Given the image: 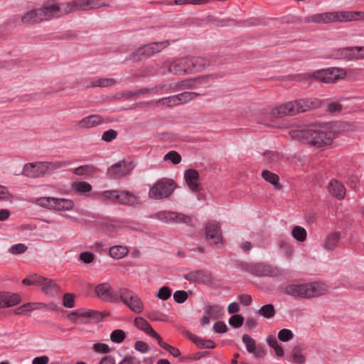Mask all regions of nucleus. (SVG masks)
Here are the masks:
<instances>
[{"label":"nucleus","instance_id":"f257e3e1","mask_svg":"<svg viewBox=\"0 0 364 364\" xmlns=\"http://www.w3.org/2000/svg\"><path fill=\"white\" fill-rule=\"evenodd\" d=\"M65 11L63 3L47 1L42 6L30 9L23 14L20 21L23 25H36L43 21L63 16Z\"/></svg>","mask_w":364,"mask_h":364},{"label":"nucleus","instance_id":"f03ea898","mask_svg":"<svg viewBox=\"0 0 364 364\" xmlns=\"http://www.w3.org/2000/svg\"><path fill=\"white\" fill-rule=\"evenodd\" d=\"M293 139L306 140L310 145L322 147L330 145L334 137V132L327 125L316 127V129H296L289 132Z\"/></svg>","mask_w":364,"mask_h":364},{"label":"nucleus","instance_id":"7ed1b4c3","mask_svg":"<svg viewBox=\"0 0 364 364\" xmlns=\"http://www.w3.org/2000/svg\"><path fill=\"white\" fill-rule=\"evenodd\" d=\"M321 105V100L317 98L301 99L278 105L272 109L271 113L276 117H282L287 115L293 116L299 112L316 109Z\"/></svg>","mask_w":364,"mask_h":364},{"label":"nucleus","instance_id":"20e7f679","mask_svg":"<svg viewBox=\"0 0 364 364\" xmlns=\"http://www.w3.org/2000/svg\"><path fill=\"white\" fill-rule=\"evenodd\" d=\"M223 75L218 73L202 75L196 78L187 79L181 82L171 84H163L156 87V91H175L188 89H200L206 85H210L214 80L221 77Z\"/></svg>","mask_w":364,"mask_h":364},{"label":"nucleus","instance_id":"39448f33","mask_svg":"<svg viewBox=\"0 0 364 364\" xmlns=\"http://www.w3.org/2000/svg\"><path fill=\"white\" fill-rule=\"evenodd\" d=\"M363 15L358 11H332L310 15L304 18L305 23H329L358 20Z\"/></svg>","mask_w":364,"mask_h":364},{"label":"nucleus","instance_id":"423d86ee","mask_svg":"<svg viewBox=\"0 0 364 364\" xmlns=\"http://www.w3.org/2000/svg\"><path fill=\"white\" fill-rule=\"evenodd\" d=\"M299 77L306 80L315 79L325 84H334L343 80L346 77V72L343 68L331 67L304 73Z\"/></svg>","mask_w":364,"mask_h":364},{"label":"nucleus","instance_id":"0eeeda50","mask_svg":"<svg viewBox=\"0 0 364 364\" xmlns=\"http://www.w3.org/2000/svg\"><path fill=\"white\" fill-rule=\"evenodd\" d=\"M173 179L162 178L155 182L149 190V197L152 200H164L170 198L176 188Z\"/></svg>","mask_w":364,"mask_h":364},{"label":"nucleus","instance_id":"6e6552de","mask_svg":"<svg viewBox=\"0 0 364 364\" xmlns=\"http://www.w3.org/2000/svg\"><path fill=\"white\" fill-rule=\"evenodd\" d=\"M63 4L65 9V15L79 10L87 11L110 6L104 0H76L71 2H65Z\"/></svg>","mask_w":364,"mask_h":364},{"label":"nucleus","instance_id":"1a4fd4ad","mask_svg":"<svg viewBox=\"0 0 364 364\" xmlns=\"http://www.w3.org/2000/svg\"><path fill=\"white\" fill-rule=\"evenodd\" d=\"M119 301H122L132 311L141 313L144 309V304L139 296L133 291L127 288H119Z\"/></svg>","mask_w":364,"mask_h":364},{"label":"nucleus","instance_id":"9d476101","mask_svg":"<svg viewBox=\"0 0 364 364\" xmlns=\"http://www.w3.org/2000/svg\"><path fill=\"white\" fill-rule=\"evenodd\" d=\"M95 293L102 301L114 303L119 302V291H114L111 285L107 282L97 284L95 288Z\"/></svg>","mask_w":364,"mask_h":364},{"label":"nucleus","instance_id":"9b49d317","mask_svg":"<svg viewBox=\"0 0 364 364\" xmlns=\"http://www.w3.org/2000/svg\"><path fill=\"white\" fill-rule=\"evenodd\" d=\"M327 292L324 284L319 282H312L301 284L299 297L311 298L322 296Z\"/></svg>","mask_w":364,"mask_h":364},{"label":"nucleus","instance_id":"f8f14e48","mask_svg":"<svg viewBox=\"0 0 364 364\" xmlns=\"http://www.w3.org/2000/svg\"><path fill=\"white\" fill-rule=\"evenodd\" d=\"M205 238L210 245L219 247L223 244L220 226L215 222H208L205 225Z\"/></svg>","mask_w":364,"mask_h":364},{"label":"nucleus","instance_id":"ddd939ff","mask_svg":"<svg viewBox=\"0 0 364 364\" xmlns=\"http://www.w3.org/2000/svg\"><path fill=\"white\" fill-rule=\"evenodd\" d=\"M168 70L173 75L191 73L189 57L185 56L173 60L168 65Z\"/></svg>","mask_w":364,"mask_h":364},{"label":"nucleus","instance_id":"4468645a","mask_svg":"<svg viewBox=\"0 0 364 364\" xmlns=\"http://www.w3.org/2000/svg\"><path fill=\"white\" fill-rule=\"evenodd\" d=\"M134 165L132 162L120 161L108 168L107 174L111 178H119L127 174L133 169Z\"/></svg>","mask_w":364,"mask_h":364},{"label":"nucleus","instance_id":"2eb2a0df","mask_svg":"<svg viewBox=\"0 0 364 364\" xmlns=\"http://www.w3.org/2000/svg\"><path fill=\"white\" fill-rule=\"evenodd\" d=\"M199 92H180L177 95H172L161 99L159 102L167 107H172L190 102L193 97L199 96Z\"/></svg>","mask_w":364,"mask_h":364},{"label":"nucleus","instance_id":"dca6fc26","mask_svg":"<svg viewBox=\"0 0 364 364\" xmlns=\"http://www.w3.org/2000/svg\"><path fill=\"white\" fill-rule=\"evenodd\" d=\"M48 173V165L43 163L26 164L22 170V174L29 178L41 177Z\"/></svg>","mask_w":364,"mask_h":364},{"label":"nucleus","instance_id":"f3484780","mask_svg":"<svg viewBox=\"0 0 364 364\" xmlns=\"http://www.w3.org/2000/svg\"><path fill=\"white\" fill-rule=\"evenodd\" d=\"M250 270L259 277H277L280 274V271L277 267L263 263H255L251 264Z\"/></svg>","mask_w":364,"mask_h":364},{"label":"nucleus","instance_id":"a211bd4d","mask_svg":"<svg viewBox=\"0 0 364 364\" xmlns=\"http://www.w3.org/2000/svg\"><path fill=\"white\" fill-rule=\"evenodd\" d=\"M117 83L116 80L114 78H100L94 77L90 78L85 85L84 87L86 89L100 87V88H110Z\"/></svg>","mask_w":364,"mask_h":364},{"label":"nucleus","instance_id":"6ab92c4d","mask_svg":"<svg viewBox=\"0 0 364 364\" xmlns=\"http://www.w3.org/2000/svg\"><path fill=\"white\" fill-rule=\"evenodd\" d=\"M18 294L6 291H0V309L13 306L21 301Z\"/></svg>","mask_w":364,"mask_h":364},{"label":"nucleus","instance_id":"aec40b11","mask_svg":"<svg viewBox=\"0 0 364 364\" xmlns=\"http://www.w3.org/2000/svg\"><path fill=\"white\" fill-rule=\"evenodd\" d=\"M184 178L189 188L194 192L200 190V186L198 183L199 179V173L197 170L193 168L187 169L184 173Z\"/></svg>","mask_w":364,"mask_h":364},{"label":"nucleus","instance_id":"412c9836","mask_svg":"<svg viewBox=\"0 0 364 364\" xmlns=\"http://www.w3.org/2000/svg\"><path fill=\"white\" fill-rule=\"evenodd\" d=\"M183 277L188 281L194 282L209 283L212 281L210 274L203 270L191 272L185 274Z\"/></svg>","mask_w":364,"mask_h":364},{"label":"nucleus","instance_id":"4be33fe9","mask_svg":"<svg viewBox=\"0 0 364 364\" xmlns=\"http://www.w3.org/2000/svg\"><path fill=\"white\" fill-rule=\"evenodd\" d=\"M103 122V118L100 115L92 114L84 117L77 124L78 129H90Z\"/></svg>","mask_w":364,"mask_h":364},{"label":"nucleus","instance_id":"5701e85b","mask_svg":"<svg viewBox=\"0 0 364 364\" xmlns=\"http://www.w3.org/2000/svg\"><path fill=\"white\" fill-rule=\"evenodd\" d=\"M328 189L329 193L338 200L344 198L346 196L344 186L337 180H331L328 185Z\"/></svg>","mask_w":364,"mask_h":364},{"label":"nucleus","instance_id":"b1692460","mask_svg":"<svg viewBox=\"0 0 364 364\" xmlns=\"http://www.w3.org/2000/svg\"><path fill=\"white\" fill-rule=\"evenodd\" d=\"M186 336L200 348H215L216 344L212 340L202 339L189 331L184 333Z\"/></svg>","mask_w":364,"mask_h":364},{"label":"nucleus","instance_id":"393cba45","mask_svg":"<svg viewBox=\"0 0 364 364\" xmlns=\"http://www.w3.org/2000/svg\"><path fill=\"white\" fill-rule=\"evenodd\" d=\"M118 203L134 206L139 204L138 198L127 191H120Z\"/></svg>","mask_w":364,"mask_h":364},{"label":"nucleus","instance_id":"a878e982","mask_svg":"<svg viewBox=\"0 0 364 364\" xmlns=\"http://www.w3.org/2000/svg\"><path fill=\"white\" fill-rule=\"evenodd\" d=\"M191 73L203 70L209 65V60L203 57H189Z\"/></svg>","mask_w":364,"mask_h":364},{"label":"nucleus","instance_id":"bb28decb","mask_svg":"<svg viewBox=\"0 0 364 364\" xmlns=\"http://www.w3.org/2000/svg\"><path fill=\"white\" fill-rule=\"evenodd\" d=\"M4 96L1 97L4 101L3 102H23L30 100L33 98L31 95L26 93H22L19 95L18 92H3Z\"/></svg>","mask_w":364,"mask_h":364},{"label":"nucleus","instance_id":"cd10ccee","mask_svg":"<svg viewBox=\"0 0 364 364\" xmlns=\"http://www.w3.org/2000/svg\"><path fill=\"white\" fill-rule=\"evenodd\" d=\"M152 54L150 52L149 48L147 45H145L134 50L130 55V60L137 62L148 58Z\"/></svg>","mask_w":364,"mask_h":364},{"label":"nucleus","instance_id":"c85d7f7f","mask_svg":"<svg viewBox=\"0 0 364 364\" xmlns=\"http://www.w3.org/2000/svg\"><path fill=\"white\" fill-rule=\"evenodd\" d=\"M41 287L42 291L48 295H55L60 291V287L53 280L46 277Z\"/></svg>","mask_w":364,"mask_h":364},{"label":"nucleus","instance_id":"c756f323","mask_svg":"<svg viewBox=\"0 0 364 364\" xmlns=\"http://www.w3.org/2000/svg\"><path fill=\"white\" fill-rule=\"evenodd\" d=\"M330 58L337 60H353L351 47L336 49L331 52Z\"/></svg>","mask_w":364,"mask_h":364},{"label":"nucleus","instance_id":"7c9ffc66","mask_svg":"<svg viewBox=\"0 0 364 364\" xmlns=\"http://www.w3.org/2000/svg\"><path fill=\"white\" fill-rule=\"evenodd\" d=\"M129 252L127 247L116 245L109 249V255L115 259H119L124 257Z\"/></svg>","mask_w":364,"mask_h":364},{"label":"nucleus","instance_id":"2f4dec72","mask_svg":"<svg viewBox=\"0 0 364 364\" xmlns=\"http://www.w3.org/2000/svg\"><path fill=\"white\" fill-rule=\"evenodd\" d=\"M262 177L269 183L274 186L276 189H280L282 186L279 184V178L276 173H272L268 170H264L262 172Z\"/></svg>","mask_w":364,"mask_h":364},{"label":"nucleus","instance_id":"473e14b6","mask_svg":"<svg viewBox=\"0 0 364 364\" xmlns=\"http://www.w3.org/2000/svg\"><path fill=\"white\" fill-rule=\"evenodd\" d=\"M73 202L70 200L55 198V204L53 210H68L73 207Z\"/></svg>","mask_w":364,"mask_h":364},{"label":"nucleus","instance_id":"72a5a7b5","mask_svg":"<svg viewBox=\"0 0 364 364\" xmlns=\"http://www.w3.org/2000/svg\"><path fill=\"white\" fill-rule=\"evenodd\" d=\"M134 325L139 329L150 336L154 331L151 325L142 317H137L134 319Z\"/></svg>","mask_w":364,"mask_h":364},{"label":"nucleus","instance_id":"f704fd0d","mask_svg":"<svg viewBox=\"0 0 364 364\" xmlns=\"http://www.w3.org/2000/svg\"><path fill=\"white\" fill-rule=\"evenodd\" d=\"M340 239V235L338 233L334 232L329 234L325 241L324 247L327 250H333L338 245Z\"/></svg>","mask_w":364,"mask_h":364},{"label":"nucleus","instance_id":"c9c22d12","mask_svg":"<svg viewBox=\"0 0 364 364\" xmlns=\"http://www.w3.org/2000/svg\"><path fill=\"white\" fill-rule=\"evenodd\" d=\"M257 314L265 318L269 319L275 316L276 311L272 304H266L257 311Z\"/></svg>","mask_w":364,"mask_h":364},{"label":"nucleus","instance_id":"e433bc0d","mask_svg":"<svg viewBox=\"0 0 364 364\" xmlns=\"http://www.w3.org/2000/svg\"><path fill=\"white\" fill-rule=\"evenodd\" d=\"M205 312L210 318L217 319L223 316V308L218 304L208 306Z\"/></svg>","mask_w":364,"mask_h":364},{"label":"nucleus","instance_id":"4c0bfd02","mask_svg":"<svg viewBox=\"0 0 364 364\" xmlns=\"http://www.w3.org/2000/svg\"><path fill=\"white\" fill-rule=\"evenodd\" d=\"M169 45H170V43L168 41L154 42V43L147 44L152 55L155 53L161 52L162 50L167 48Z\"/></svg>","mask_w":364,"mask_h":364},{"label":"nucleus","instance_id":"58836bf2","mask_svg":"<svg viewBox=\"0 0 364 364\" xmlns=\"http://www.w3.org/2000/svg\"><path fill=\"white\" fill-rule=\"evenodd\" d=\"M97 311H95L90 309H82L69 314L68 317L70 319H72V317L74 316H77L79 317L83 318H95V316H97Z\"/></svg>","mask_w":364,"mask_h":364},{"label":"nucleus","instance_id":"ea45409f","mask_svg":"<svg viewBox=\"0 0 364 364\" xmlns=\"http://www.w3.org/2000/svg\"><path fill=\"white\" fill-rule=\"evenodd\" d=\"M292 362L296 364H304L305 363V358L301 354V348L300 346H294L291 351Z\"/></svg>","mask_w":364,"mask_h":364},{"label":"nucleus","instance_id":"a19ab883","mask_svg":"<svg viewBox=\"0 0 364 364\" xmlns=\"http://www.w3.org/2000/svg\"><path fill=\"white\" fill-rule=\"evenodd\" d=\"M291 235L299 242H304L306 239V231L301 226H294L292 229Z\"/></svg>","mask_w":364,"mask_h":364},{"label":"nucleus","instance_id":"79ce46f5","mask_svg":"<svg viewBox=\"0 0 364 364\" xmlns=\"http://www.w3.org/2000/svg\"><path fill=\"white\" fill-rule=\"evenodd\" d=\"M35 203L43 208H47L49 209H53L55 204V198L51 197H42L36 199Z\"/></svg>","mask_w":364,"mask_h":364},{"label":"nucleus","instance_id":"37998d69","mask_svg":"<svg viewBox=\"0 0 364 364\" xmlns=\"http://www.w3.org/2000/svg\"><path fill=\"white\" fill-rule=\"evenodd\" d=\"M95 171V167L90 165H84L80 166L77 168H75L73 170V173L77 176H82L85 174H92Z\"/></svg>","mask_w":364,"mask_h":364},{"label":"nucleus","instance_id":"c03bdc74","mask_svg":"<svg viewBox=\"0 0 364 364\" xmlns=\"http://www.w3.org/2000/svg\"><path fill=\"white\" fill-rule=\"evenodd\" d=\"M126 338V333L123 330L117 329L112 332L110 340L117 343H122Z\"/></svg>","mask_w":364,"mask_h":364},{"label":"nucleus","instance_id":"a18cd8bd","mask_svg":"<svg viewBox=\"0 0 364 364\" xmlns=\"http://www.w3.org/2000/svg\"><path fill=\"white\" fill-rule=\"evenodd\" d=\"M75 190L80 193H88L92 190V186L87 182H77L73 185Z\"/></svg>","mask_w":364,"mask_h":364},{"label":"nucleus","instance_id":"49530a36","mask_svg":"<svg viewBox=\"0 0 364 364\" xmlns=\"http://www.w3.org/2000/svg\"><path fill=\"white\" fill-rule=\"evenodd\" d=\"M171 219L174 220L176 223H183L188 225H191L192 219L186 215L176 213H171Z\"/></svg>","mask_w":364,"mask_h":364},{"label":"nucleus","instance_id":"de8ad7c7","mask_svg":"<svg viewBox=\"0 0 364 364\" xmlns=\"http://www.w3.org/2000/svg\"><path fill=\"white\" fill-rule=\"evenodd\" d=\"M242 341L245 344L247 350L249 353H251L255 351V341L249 335H243L242 337Z\"/></svg>","mask_w":364,"mask_h":364},{"label":"nucleus","instance_id":"09e8293b","mask_svg":"<svg viewBox=\"0 0 364 364\" xmlns=\"http://www.w3.org/2000/svg\"><path fill=\"white\" fill-rule=\"evenodd\" d=\"M264 160L269 164H275L280 160V156L277 152L267 151L264 154Z\"/></svg>","mask_w":364,"mask_h":364},{"label":"nucleus","instance_id":"8fccbe9b","mask_svg":"<svg viewBox=\"0 0 364 364\" xmlns=\"http://www.w3.org/2000/svg\"><path fill=\"white\" fill-rule=\"evenodd\" d=\"M293 333L291 330L283 328L278 333V339L282 342H287L293 338Z\"/></svg>","mask_w":364,"mask_h":364},{"label":"nucleus","instance_id":"3c124183","mask_svg":"<svg viewBox=\"0 0 364 364\" xmlns=\"http://www.w3.org/2000/svg\"><path fill=\"white\" fill-rule=\"evenodd\" d=\"M164 159L170 160L173 164H178L181 161V156L177 151H171L164 156Z\"/></svg>","mask_w":364,"mask_h":364},{"label":"nucleus","instance_id":"603ef678","mask_svg":"<svg viewBox=\"0 0 364 364\" xmlns=\"http://www.w3.org/2000/svg\"><path fill=\"white\" fill-rule=\"evenodd\" d=\"M301 284H290L285 287L284 292L292 296H299Z\"/></svg>","mask_w":364,"mask_h":364},{"label":"nucleus","instance_id":"864d4df0","mask_svg":"<svg viewBox=\"0 0 364 364\" xmlns=\"http://www.w3.org/2000/svg\"><path fill=\"white\" fill-rule=\"evenodd\" d=\"M244 322V317L240 314L232 316L229 319V324L234 328L240 327Z\"/></svg>","mask_w":364,"mask_h":364},{"label":"nucleus","instance_id":"5fc2aeb1","mask_svg":"<svg viewBox=\"0 0 364 364\" xmlns=\"http://www.w3.org/2000/svg\"><path fill=\"white\" fill-rule=\"evenodd\" d=\"M28 247L22 243L16 244L12 245L9 252L12 255H18L25 252L27 250Z\"/></svg>","mask_w":364,"mask_h":364},{"label":"nucleus","instance_id":"6e6d98bb","mask_svg":"<svg viewBox=\"0 0 364 364\" xmlns=\"http://www.w3.org/2000/svg\"><path fill=\"white\" fill-rule=\"evenodd\" d=\"M351 49L353 60L364 58V46H353Z\"/></svg>","mask_w":364,"mask_h":364},{"label":"nucleus","instance_id":"4d7b16f0","mask_svg":"<svg viewBox=\"0 0 364 364\" xmlns=\"http://www.w3.org/2000/svg\"><path fill=\"white\" fill-rule=\"evenodd\" d=\"M43 306H46L43 303H26L19 307L22 311H30L33 309H38L42 308Z\"/></svg>","mask_w":364,"mask_h":364},{"label":"nucleus","instance_id":"13d9d810","mask_svg":"<svg viewBox=\"0 0 364 364\" xmlns=\"http://www.w3.org/2000/svg\"><path fill=\"white\" fill-rule=\"evenodd\" d=\"M119 193H120V191H114V190L106 191L103 192L102 196L105 199H111L114 202L118 203Z\"/></svg>","mask_w":364,"mask_h":364},{"label":"nucleus","instance_id":"bf43d9fd","mask_svg":"<svg viewBox=\"0 0 364 364\" xmlns=\"http://www.w3.org/2000/svg\"><path fill=\"white\" fill-rule=\"evenodd\" d=\"M117 136V132L114 129H109L105 132L102 135V139L106 142H111Z\"/></svg>","mask_w":364,"mask_h":364},{"label":"nucleus","instance_id":"052dcab7","mask_svg":"<svg viewBox=\"0 0 364 364\" xmlns=\"http://www.w3.org/2000/svg\"><path fill=\"white\" fill-rule=\"evenodd\" d=\"M63 306L66 308H73L75 306L74 295L73 294L66 293L63 296Z\"/></svg>","mask_w":364,"mask_h":364},{"label":"nucleus","instance_id":"680f3d73","mask_svg":"<svg viewBox=\"0 0 364 364\" xmlns=\"http://www.w3.org/2000/svg\"><path fill=\"white\" fill-rule=\"evenodd\" d=\"M173 299L177 303L182 304L187 300L188 294L185 291H176L173 294Z\"/></svg>","mask_w":364,"mask_h":364},{"label":"nucleus","instance_id":"e2e57ef3","mask_svg":"<svg viewBox=\"0 0 364 364\" xmlns=\"http://www.w3.org/2000/svg\"><path fill=\"white\" fill-rule=\"evenodd\" d=\"M171 295V291L168 287H163L159 289L157 296L162 300H167Z\"/></svg>","mask_w":364,"mask_h":364},{"label":"nucleus","instance_id":"0e129e2a","mask_svg":"<svg viewBox=\"0 0 364 364\" xmlns=\"http://www.w3.org/2000/svg\"><path fill=\"white\" fill-rule=\"evenodd\" d=\"M117 227L112 224L105 223L102 225V229L107 235L112 237L116 233Z\"/></svg>","mask_w":364,"mask_h":364},{"label":"nucleus","instance_id":"69168bd1","mask_svg":"<svg viewBox=\"0 0 364 364\" xmlns=\"http://www.w3.org/2000/svg\"><path fill=\"white\" fill-rule=\"evenodd\" d=\"M93 349L97 353H108L110 352L109 346L101 343H95L93 345Z\"/></svg>","mask_w":364,"mask_h":364},{"label":"nucleus","instance_id":"338daca9","mask_svg":"<svg viewBox=\"0 0 364 364\" xmlns=\"http://www.w3.org/2000/svg\"><path fill=\"white\" fill-rule=\"evenodd\" d=\"M148 318L152 321H166L167 316L159 311H151L148 314Z\"/></svg>","mask_w":364,"mask_h":364},{"label":"nucleus","instance_id":"774afa93","mask_svg":"<svg viewBox=\"0 0 364 364\" xmlns=\"http://www.w3.org/2000/svg\"><path fill=\"white\" fill-rule=\"evenodd\" d=\"M95 258V255L90 252H83L80 255V259L85 264L91 263Z\"/></svg>","mask_w":364,"mask_h":364}]
</instances>
